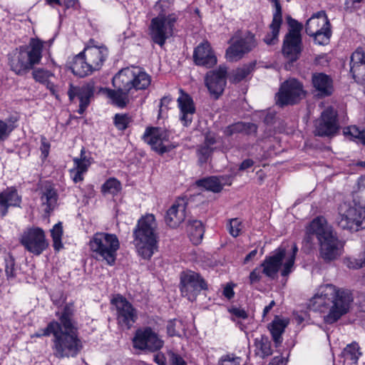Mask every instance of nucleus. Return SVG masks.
<instances>
[{"instance_id": "21", "label": "nucleus", "mask_w": 365, "mask_h": 365, "mask_svg": "<svg viewBox=\"0 0 365 365\" xmlns=\"http://www.w3.org/2000/svg\"><path fill=\"white\" fill-rule=\"evenodd\" d=\"M193 59L196 65L206 68H211L217 63V57L208 41L201 43L195 48Z\"/></svg>"}, {"instance_id": "31", "label": "nucleus", "mask_w": 365, "mask_h": 365, "mask_svg": "<svg viewBox=\"0 0 365 365\" xmlns=\"http://www.w3.org/2000/svg\"><path fill=\"white\" fill-rule=\"evenodd\" d=\"M282 23V17L281 6L276 3V11L273 15L272 21L269 25L270 32L264 38V41L267 45H274L277 43L278 35Z\"/></svg>"}, {"instance_id": "1", "label": "nucleus", "mask_w": 365, "mask_h": 365, "mask_svg": "<svg viewBox=\"0 0 365 365\" xmlns=\"http://www.w3.org/2000/svg\"><path fill=\"white\" fill-rule=\"evenodd\" d=\"M351 294L346 290H340L331 284L321 285L310 301V307L324 314V320L327 324L336 322L345 314L351 302Z\"/></svg>"}, {"instance_id": "51", "label": "nucleus", "mask_w": 365, "mask_h": 365, "mask_svg": "<svg viewBox=\"0 0 365 365\" xmlns=\"http://www.w3.org/2000/svg\"><path fill=\"white\" fill-rule=\"evenodd\" d=\"M242 229V222L239 220L237 218L231 219L229 222L228 230L230 234L234 237H237L240 235V232Z\"/></svg>"}, {"instance_id": "32", "label": "nucleus", "mask_w": 365, "mask_h": 365, "mask_svg": "<svg viewBox=\"0 0 365 365\" xmlns=\"http://www.w3.org/2000/svg\"><path fill=\"white\" fill-rule=\"evenodd\" d=\"M71 69L74 75L79 77H85L94 71L83 51L73 58Z\"/></svg>"}, {"instance_id": "58", "label": "nucleus", "mask_w": 365, "mask_h": 365, "mask_svg": "<svg viewBox=\"0 0 365 365\" xmlns=\"http://www.w3.org/2000/svg\"><path fill=\"white\" fill-rule=\"evenodd\" d=\"M70 173L74 182L77 183L83 180V175L84 174V173H83L82 171L78 170L73 168L70 170Z\"/></svg>"}, {"instance_id": "37", "label": "nucleus", "mask_w": 365, "mask_h": 365, "mask_svg": "<svg viewBox=\"0 0 365 365\" xmlns=\"http://www.w3.org/2000/svg\"><path fill=\"white\" fill-rule=\"evenodd\" d=\"M257 132V126L253 123L237 122L227 126L225 130V135L230 136L235 133L251 134Z\"/></svg>"}, {"instance_id": "49", "label": "nucleus", "mask_w": 365, "mask_h": 365, "mask_svg": "<svg viewBox=\"0 0 365 365\" xmlns=\"http://www.w3.org/2000/svg\"><path fill=\"white\" fill-rule=\"evenodd\" d=\"M242 359L234 354L223 355L220 359L217 365H240Z\"/></svg>"}, {"instance_id": "23", "label": "nucleus", "mask_w": 365, "mask_h": 365, "mask_svg": "<svg viewBox=\"0 0 365 365\" xmlns=\"http://www.w3.org/2000/svg\"><path fill=\"white\" fill-rule=\"evenodd\" d=\"M302 51L301 35L296 32L288 33L284 39L282 53L291 61H296Z\"/></svg>"}, {"instance_id": "25", "label": "nucleus", "mask_w": 365, "mask_h": 365, "mask_svg": "<svg viewBox=\"0 0 365 365\" xmlns=\"http://www.w3.org/2000/svg\"><path fill=\"white\" fill-rule=\"evenodd\" d=\"M93 94V86L92 84L88 83L81 87H74L70 86L68 91L69 99L73 101L75 96H77L80 101L78 113L82 114L88 104L90 103V98Z\"/></svg>"}, {"instance_id": "18", "label": "nucleus", "mask_w": 365, "mask_h": 365, "mask_svg": "<svg viewBox=\"0 0 365 365\" xmlns=\"http://www.w3.org/2000/svg\"><path fill=\"white\" fill-rule=\"evenodd\" d=\"M117 312V320L121 327L130 329L137 319V314L133 305L122 296H117L112 300Z\"/></svg>"}, {"instance_id": "26", "label": "nucleus", "mask_w": 365, "mask_h": 365, "mask_svg": "<svg viewBox=\"0 0 365 365\" xmlns=\"http://www.w3.org/2000/svg\"><path fill=\"white\" fill-rule=\"evenodd\" d=\"M180 92L181 95L178 98V107L181 114L180 119L184 125L187 126L192 121L195 108L192 98L181 89Z\"/></svg>"}, {"instance_id": "60", "label": "nucleus", "mask_w": 365, "mask_h": 365, "mask_svg": "<svg viewBox=\"0 0 365 365\" xmlns=\"http://www.w3.org/2000/svg\"><path fill=\"white\" fill-rule=\"evenodd\" d=\"M249 278L250 284L258 282L261 279L260 269L259 268H255L252 272H251Z\"/></svg>"}, {"instance_id": "30", "label": "nucleus", "mask_w": 365, "mask_h": 365, "mask_svg": "<svg viewBox=\"0 0 365 365\" xmlns=\"http://www.w3.org/2000/svg\"><path fill=\"white\" fill-rule=\"evenodd\" d=\"M232 183V177L230 175L215 177L212 176L207 178L200 180L197 184L200 187H204L207 190L214 192H219L224 185H230Z\"/></svg>"}, {"instance_id": "22", "label": "nucleus", "mask_w": 365, "mask_h": 365, "mask_svg": "<svg viewBox=\"0 0 365 365\" xmlns=\"http://www.w3.org/2000/svg\"><path fill=\"white\" fill-rule=\"evenodd\" d=\"M187 201L185 198H178L168 210L165 222L170 227H176L185 219Z\"/></svg>"}, {"instance_id": "5", "label": "nucleus", "mask_w": 365, "mask_h": 365, "mask_svg": "<svg viewBox=\"0 0 365 365\" xmlns=\"http://www.w3.org/2000/svg\"><path fill=\"white\" fill-rule=\"evenodd\" d=\"M158 225L155 216L148 214L140 217L133 230V243L138 254L149 259L158 249Z\"/></svg>"}, {"instance_id": "29", "label": "nucleus", "mask_w": 365, "mask_h": 365, "mask_svg": "<svg viewBox=\"0 0 365 365\" xmlns=\"http://www.w3.org/2000/svg\"><path fill=\"white\" fill-rule=\"evenodd\" d=\"M312 81L317 95L326 97L331 95L334 91L331 78L323 73H316L312 75Z\"/></svg>"}, {"instance_id": "10", "label": "nucleus", "mask_w": 365, "mask_h": 365, "mask_svg": "<svg viewBox=\"0 0 365 365\" xmlns=\"http://www.w3.org/2000/svg\"><path fill=\"white\" fill-rule=\"evenodd\" d=\"M115 82L124 89L144 90L150 86L151 78L139 68H125L115 75Z\"/></svg>"}, {"instance_id": "33", "label": "nucleus", "mask_w": 365, "mask_h": 365, "mask_svg": "<svg viewBox=\"0 0 365 365\" xmlns=\"http://www.w3.org/2000/svg\"><path fill=\"white\" fill-rule=\"evenodd\" d=\"M113 83L116 89H108L107 91L108 96L111 99L113 104L120 108H123L128 103V94L132 91L130 89H124L119 86L115 82V76L113 78Z\"/></svg>"}, {"instance_id": "63", "label": "nucleus", "mask_w": 365, "mask_h": 365, "mask_svg": "<svg viewBox=\"0 0 365 365\" xmlns=\"http://www.w3.org/2000/svg\"><path fill=\"white\" fill-rule=\"evenodd\" d=\"M216 143L215 138L213 135L207 134L205 136L204 144L206 145H208L211 147L212 145H214Z\"/></svg>"}, {"instance_id": "34", "label": "nucleus", "mask_w": 365, "mask_h": 365, "mask_svg": "<svg viewBox=\"0 0 365 365\" xmlns=\"http://www.w3.org/2000/svg\"><path fill=\"white\" fill-rule=\"evenodd\" d=\"M21 197L15 189L9 188L0 194V215H5L10 206H19Z\"/></svg>"}, {"instance_id": "42", "label": "nucleus", "mask_w": 365, "mask_h": 365, "mask_svg": "<svg viewBox=\"0 0 365 365\" xmlns=\"http://www.w3.org/2000/svg\"><path fill=\"white\" fill-rule=\"evenodd\" d=\"M121 190L120 182L115 179L110 178L106 180L101 187V191L104 195H117Z\"/></svg>"}, {"instance_id": "47", "label": "nucleus", "mask_w": 365, "mask_h": 365, "mask_svg": "<svg viewBox=\"0 0 365 365\" xmlns=\"http://www.w3.org/2000/svg\"><path fill=\"white\" fill-rule=\"evenodd\" d=\"M331 35V28L326 29L322 31L314 34L312 36L314 37V41L319 45L327 44L329 41Z\"/></svg>"}, {"instance_id": "13", "label": "nucleus", "mask_w": 365, "mask_h": 365, "mask_svg": "<svg viewBox=\"0 0 365 365\" xmlns=\"http://www.w3.org/2000/svg\"><path fill=\"white\" fill-rule=\"evenodd\" d=\"M133 343L135 349L151 352L160 350L164 344L158 333L150 327L138 329L133 337Z\"/></svg>"}, {"instance_id": "2", "label": "nucleus", "mask_w": 365, "mask_h": 365, "mask_svg": "<svg viewBox=\"0 0 365 365\" xmlns=\"http://www.w3.org/2000/svg\"><path fill=\"white\" fill-rule=\"evenodd\" d=\"M56 315L61 323L53 335V354L58 359L76 357L83 349V343L73 320V304H66L63 312H57Z\"/></svg>"}, {"instance_id": "9", "label": "nucleus", "mask_w": 365, "mask_h": 365, "mask_svg": "<svg viewBox=\"0 0 365 365\" xmlns=\"http://www.w3.org/2000/svg\"><path fill=\"white\" fill-rule=\"evenodd\" d=\"M177 16L172 14L168 16L159 14L151 20L149 35L152 41L163 47L168 38L173 36Z\"/></svg>"}, {"instance_id": "20", "label": "nucleus", "mask_w": 365, "mask_h": 365, "mask_svg": "<svg viewBox=\"0 0 365 365\" xmlns=\"http://www.w3.org/2000/svg\"><path fill=\"white\" fill-rule=\"evenodd\" d=\"M83 52L93 71L99 70L108 56V48L105 46L95 45L93 40Z\"/></svg>"}, {"instance_id": "41", "label": "nucleus", "mask_w": 365, "mask_h": 365, "mask_svg": "<svg viewBox=\"0 0 365 365\" xmlns=\"http://www.w3.org/2000/svg\"><path fill=\"white\" fill-rule=\"evenodd\" d=\"M255 63H250L233 71L231 79L235 83H238L246 78L254 69Z\"/></svg>"}, {"instance_id": "46", "label": "nucleus", "mask_w": 365, "mask_h": 365, "mask_svg": "<svg viewBox=\"0 0 365 365\" xmlns=\"http://www.w3.org/2000/svg\"><path fill=\"white\" fill-rule=\"evenodd\" d=\"M346 135H350L351 138L358 139L361 143L365 144V130H360L358 127L349 126L344 130Z\"/></svg>"}, {"instance_id": "43", "label": "nucleus", "mask_w": 365, "mask_h": 365, "mask_svg": "<svg viewBox=\"0 0 365 365\" xmlns=\"http://www.w3.org/2000/svg\"><path fill=\"white\" fill-rule=\"evenodd\" d=\"M51 234L53 240V246L55 250L58 251L63 247L61 237L63 235V227L61 222L56 224L52 230Z\"/></svg>"}, {"instance_id": "53", "label": "nucleus", "mask_w": 365, "mask_h": 365, "mask_svg": "<svg viewBox=\"0 0 365 365\" xmlns=\"http://www.w3.org/2000/svg\"><path fill=\"white\" fill-rule=\"evenodd\" d=\"M130 122V118L128 115L116 114L114 118V123L119 130H125Z\"/></svg>"}, {"instance_id": "8", "label": "nucleus", "mask_w": 365, "mask_h": 365, "mask_svg": "<svg viewBox=\"0 0 365 365\" xmlns=\"http://www.w3.org/2000/svg\"><path fill=\"white\" fill-rule=\"evenodd\" d=\"M336 222L339 227L350 232L365 229V207L356 203H341L338 208Z\"/></svg>"}, {"instance_id": "59", "label": "nucleus", "mask_w": 365, "mask_h": 365, "mask_svg": "<svg viewBox=\"0 0 365 365\" xmlns=\"http://www.w3.org/2000/svg\"><path fill=\"white\" fill-rule=\"evenodd\" d=\"M289 25L291 27V29L288 33H294L296 32L297 35H300V31L302 29V25L298 23L297 21L294 19H290L289 21Z\"/></svg>"}, {"instance_id": "6", "label": "nucleus", "mask_w": 365, "mask_h": 365, "mask_svg": "<svg viewBox=\"0 0 365 365\" xmlns=\"http://www.w3.org/2000/svg\"><path fill=\"white\" fill-rule=\"evenodd\" d=\"M88 246L93 258L110 266L115 264L120 249V241L115 234L96 232L91 237Z\"/></svg>"}, {"instance_id": "28", "label": "nucleus", "mask_w": 365, "mask_h": 365, "mask_svg": "<svg viewBox=\"0 0 365 365\" xmlns=\"http://www.w3.org/2000/svg\"><path fill=\"white\" fill-rule=\"evenodd\" d=\"M41 205L43 210L49 214L57 205L58 193L50 183H46L41 189Z\"/></svg>"}, {"instance_id": "11", "label": "nucleus", "mask_w": 365, "mask_h": 365, "mask_svg": "<svg viewBox=\"0 0 365 365\" xmlns=\"http://www.w3.org/2000/svg\"><path fill=\"white\" fill-rule=\"evenodd\" d=\"M230 42L231 45L226 51V58L232 62L241 59L245 54L251 51L257 46L255 36L250 33L243 36L236 34Z\"/></svg>"}, {"instance_id": "27", "label": "nucleus", "mask_w": 365, "mask_h": 365, "mask_svg": "<svg viewBox=\"0 0 365 365\" xmlns=\"http://www.w3.org/2000/svg\"><path fill=\"white\" fill-rule=\"evenodd\" d=\"M331 27L329 20L324 11H320L313 14L305 25L306 33L312 36L319 31Z\"/></svg>"}, {"instance_id": "40", "label": "nucleus", "mask_w": 365, "mask_h": 365, "mask_svg": "<svg viewBox=\"0 0 365 365\" xmlns=\"http://www.w3.org/2000/svg\"><path fill=\"white\" fill-rule=\"evenodd\" d=\"M255 344L257 349L261 351V357L265 358L272 354L271 341L267 336L262 335L260 338H257Z\"/></svg>"}, {"instance_id": "39", "label": "nucleus", "mask_w": 365, "mask_h": 365, "mask_svg": "<svg viewBox=\"0 0 365 365\" xmlns=\"http://www.w3.org/2000/svg\"><path fill=\"white\" fill-rule=\"evenodd\" d=\"M342 354L346 360H349L353 364H356L359 358L361 356V352L359 344L356 342H352L344 349Z\"/></svg>"}, {"instance_id": "57", "label": "nucleus", "mask_w": 365, "mask_h": 365, "mask_svg": "<svg viewBox=\"0 0 365 365\" xmlns=\"http://www.w3.org/2000/svg\"><path fill=\"white\" fill-rule=\"evenodd\" d=\"M40 150L41 151L43 158H46L49 153L50 143L48 142L47 139L43 136L41 137V138Z\"/></svg>"}, {"instance_id": "15", "label": "nucleus", "mask_w": 365, "mask_h": 365, "mask_svg": "<svg viewBox=\"0 0 365 365\" xmlns=\"http://www.w3.org/2000/svg\"><path fill=\"white\" fill-rule=\"evenodd\" d=\"M143 140L159 154L170 151L173 148L169 143L168 132L162 128L149 127L143 135Z\"/></svg>"}, {"instance_id": "48", "label": "nucleus", "mask_w": 365, "mask_h": 365, "mask_svg": "<svg viewBox=\"0 0 365 365\" xmlns=\"http://www.w3.org/2000/svg\"><path fill=\"white\" fill-rule=\"evenodd\" d=\"M346 264V266L351 269H359L365 267V247L357 258L348 259Z\"/></svg>"}, {"instance_id": "56", "label": "nucleus", "mask_w": 365, "mask_h": 365, "mask_svg": "<svg viewBox=\"0 0 365 365\" xmlns=\"http://www.w3.org/2000/svg\"><path fill=\"white\" fill-rule=\"evenodd\" d=\"M5 272L8 277H14L15 276V264L13 258L9 257L6 259Z\"/></svg>"}, {"instance_id": "36", "label": "nucleus", "mask_w": 365, "mask_h": 365, "mask_svg": "<svg viewBox=\"0 0 365 365\" xmlns=\"http://www.w3.org/2000/svg\"><path fill=\"white\" fill-rule=\"evenodd\" d=\"M187 232L192 243L197 245L202 241L205 228L201 221L194 220L189 222Z\"/></svg>"}, {"instance_id": "55", "label": "nucleus", "mask_w": 365, "mask_h": 365, "mask_svg": "<svg viewBox=\"0 0 365 365\" xmlns=\"http://www.w3.org/2000/svg\"><path fill=\"white\" fill-rule=\"evenodd\" d=\"M169 365H187L183 358L173 351L168 353Z\"/></svg>"}, {"instance_id": "24", "label": "nucleus", "mask_w": 365, "mask_h": 365, "mask_svg": "<svg viewBox=\"0 0 365 365\" xmlns=\"http://www.w3.org/2000/svg\"><path fill=\"white\" fill-rule=\"evenodd\" d=\"M350 73L358 83L365 81V53L361 48H357L350 58Z\"/></svg>"}, {"instance_id": "50", "label": "nucleus", "mask_w": 365, "mask_h": 365, "mask_svg": "<svg viewBox=\"0 0 365 365\" xmlns=\"http://www.w3.org/2000/svg\"><path fill=\"white\" fill-rule=\"evenodd\" d=\"M14 127L10 122L0 119V142L4 141L10 135Z\"/></svg>"}, {"instance_id": "44", "label": "nucleus", "mask_w": 365, "mask_h": 365, "mask_svg": "<svg viewBox=\"0 0 365 365\" xmlns=\"http://www.w3.org/2000/svg\"><path fill=\"white\" fill-rule=\"evenodd\" d=\"M74 163V168L82 171L86 173L91 165V158H88L85 155V150L82 148L81 150V157L80 158H75L73 159Z\"/></svg>"}, {"instance_id": "19", "label": "nucleus", "mask_w": 365, "mask_h": 365, "mask_svg": "<svg viewBox=\"0 0 365 365\" xmlns=\"http://www.w3.org/2000/svg\"><path fill=\"white\" fill-rule=\"evenodd\" d=\"M227 72L226 67L220 66L218 69L210 71L206 74L205 86L215 98H218L225 89Z\"/></svg>"}, {"instance_id": "45", "label": "nucleus", "mask_w": 365, "mask_h": 365, "mask_svg": "<svg viewBox=\"0 0 365 365\" xmlns=\"http://www.w3.org/2000/svg\"><path fill=\"white\" fill-rule=\"evenodd\" d=\"M185 329L184 325L180 320L173 319L168 322L167 325L168 334L170 336H180L181 332Z\"/></svg>"}, {"instance_id": "17", "label": "nucleus", "mask_w": 365, "mask_h": 365, "mask_svg": "<svg viewBox=\"0 0 365 365\" xmlns=\"http://www.w3.org/2000/svg\"><path fill=\"white\" fill-rule=\"evenodd\" d=\"M338 128L336 111L329 107L316 120L314 133L319 136H331L336 133Z\"/></svg>"}, {"instance_id": "16", "label": "nucleus", "mask_w": 365, "mask_h": 365, "mask_svg": "<svg viewBox=\"0 0 365 365\" xmlns=\"http://www.w3.org/2000/svg\"><path fill=\"white\" fill-rule=\"evenodd\" d=\"M207 284L199 275L192 271L182 272L180 275V291L182 295L189 301L195 299L197 294L206 289Z\"/></svg>"}, {"instance_id": "14", "label": "nucleus", "mask_w": 365, "mask_h": 365, "mask_svg": "<svg viewBox=\"0 0 365 365\" xmlns=\"http://www.w3.org/2000/svg\"><path fill=\"white\" fill-rule=\"evenodd\" d=\"M20 242L29 252L40 255L48 246L43 230L39 227L26 230L21 235Z\"/></svg>"}, {"instance_id": "61", "label": "nucleus", "mask_w": 365, "mask_h": 365, "mask_svg": "<svg viewBox=\"0 0 365 365\" xmlns=\"http://www.w3.org/2000/svg\"><path fill=\"white\" fill-rule=\"evenodd\" d=\"M231 312L236 317L241 319H246L247 317V314L243 309L240 308H233L231 310Z\"/></svg>"}, {"instance_id": "4", "label": "nucleus", "mask_w": 365, "mask_h": 365, "mask_svg": "<svg viewBox=\"0 0 365 365\" xmlns=\"http://www.w3.org/2000/svg\"><path fill=\"white\" fill-rule=\"evenodd\" d=\"M44 41L31 38L28 45L21 46L8 54L10 69L18 76H24L38 64L42 58Z\"/></svg>"}, {"instance_id": "38", "label": "nucleus", "mask_w": 365, "mask_h": 365, "mask_svg": "<svg viewBox=\"0 0 365 365\" xmlns=\"http://www.w3.org/2000/svg\"><path fill=\"white\" fill-rule=\"evenodd\" d=\"M32 76L38 83L44 84L54 94V85L49 79L53 76V73L48 70L38 68L33 70Z\"/></svg>"}, {"instance_id": "3", "label": "nucleus", "mask_w": 365, "mask_h": 365, "mask_svg": "<svg viewBox=\"0 0 365 365\" xmlns=\"http://www.w3.org/2000/svg\"><path fill=\"white\" fill-rule=\"evenodd\" d=\"M309 235H315L319 245L320 257L326 262L338 258L342 252L343 245L338 239L333 227L322 217H317L307 228Z\"/></svg>"}, {"instance_id": "7", "label": "nucleus", "mask_w": 365, "mask_h": 365, "mask_svg": "<svg viewBox=\"0 0 365 365\" xmlns=\"http://www.w3.org/2000/svg\"><path fill=\"white\" fill-rule=\"evenodd\" d=\"M298 247L295 244L292 246V252L287 253L285 248L279 247L272 255L267 257L262 263V272L267 277L274 279L279 268L283 265L282 275L287 276L292 272Z\"/></svg>"}, {"instance_id": "52", "label": "nucleus", "mask_w": 365, "mask_h": 365, "mask_svg": "<svg viewBox=\"0 0 365 365\" xmlns=\"http://www.w3.org/2000/svg\"><path fill=\"white\" fill-rule=\"evenodd\" d=\"M58 322L56 321H52L48 324L47 327L45 329H41L39 332L36 333L34 336L37 337L41 336H48L51 334L54 335L55 330L58 329Z\"/></svg>"}, {"instance_id": "62", "label": "nucleus", "mask_w": 365, "mask_h": 365, "mask_svg": "<svg viewBox=\"0 0 365 365\" xmlns=\"http://www.w3.org/2000/svg\"><path fill=\"white\" fill-rule=\"evenodd\" d=\"M254 165V161L251 159H246L240 165V170H245L251 168Z\"/></svg>"}, {"instance_id": "12", "label": "nucleus", "mask_w": 365, "mask_h": 365, "mask_svg": "<svg viewBox=\"0 0 365 365\" xmlns=\"http://www.w3.org/2000/svg\"><path fill=\"white\" fill-rule=\"evenodd\" d=\"M305 96L302 84L294 78L284 82L277 94V103L281 106L298 103Z\"/></svg>"}, {"instance_id": "64", "label": "nucleus", "mask_w": 365, "mask_h": 365, "mask_svg": "<svg viewBox=\"0 0 365 365\" xmlns=\"http://www.w3.org/2000/svg\"><path fill=\"white\" fill-rule=\"evenodd\" d=\"M154 361L158 365H166L165 364V358L162 354H157L154 356Z\"/></svg>"}, {"instance_id": "54", "label": "nucleus", "mask_w": 365, "mask_h": 365, "mask_svg": "<svg viewBox=\"0 0 365 365\" xmlns=\"http://www.w3.org/2000/svg\"><path fill=\"white\" fill-rule=\"evenodd\" d=\"M212 152V148L203 144L197 149V155L200 163H206Z\"/></svg>"}, {"instance_id": "35", "label": "nucleus", "mask_w": 365, "mask_h": 365, "mask_svg": "<svg viewBox=\"0 0 365 365\" xmlns=\"http://www.w3.org/2000/svg\"><path fill=\"white\" fill-rule=\"evenodd\" d=\"M287 324L288 322L287 320L275 317L272 322L269 325L268 328L271 332L275 346L277 347L282 343V335Z\"/></svg>"}]
</instances>
